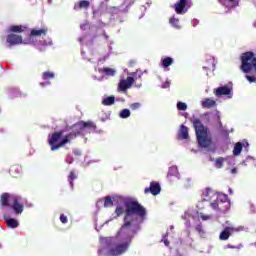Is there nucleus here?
I'll return each instance as SVG.
<instances>
[{
	"label": "nucleus",
	"instance_id": "2",
	"mask_svg": "<svg viewBox=\"0 0 256 256\" xmlns=\"http://www.w3.org/2000/svg\"><path fill=\"white\" fill-rule=\"evenodd\" d=\"M77 135L78 134L75 132H70L60 141L61 137H63V130L52 133V135H50L48 138V143L51 147V151H57L58 149H61V147H65L67 143H71L73 139H77Z\"/></svg>",
	"mask_w": 256,
	"mask_h": 256
},
{
	"label": "nucleus",
	"instance_id": "32",
	"mask_svg": "<svg viewBox=\"0 0 256 256\" xmlns=\"http://www.w3.org/2000/svg\"><path fill=\"white\" fill-rule=\"evenodd\" d=\"M211 193V190L209 188H206L205 191L202 193V201H207V197Z\"/></svg>",
	"mask_w": 256,
	"mask_h": 256
},
{
	"label": "nucleus",
	"instance_id": "30",
	"mask_svg": "<svg viewBox=\"0 0 256 256\" xmlns=\"http://www.w3.org/2000/svg\"><path fill=\"white\" fill-rule=\"evenodd\" d=\"M75 179H77V176L75 175V172L71 171L68 178V181L71 187H73V181H75Z\"/></svg>",
	"mask_w": 256,
	"mask_h": 256
},
{
	"label": "nucleus",
	"instance_id": "26",
	"mask_svg": "<svg viewBox=\"0 0 256 256\" xmlns=\"http://www.w3.org/2000/svg\"><path fill=\"white\" fill-rule=\"evenodd\" d=\"M84 129H92L93 131H95V129H97V125L93 123V121H84Z\"/></svg>",
	"mask_w": 256,
	"mask_h": 256
},
{
	"label": "nucleus",
	"instance_id": "16",
	"mask_svg": "<svg viewBox=\"0 0 256 256\" xmlns=\"http://www.w3.org/2000/svg\"><path fill=\"white\" fill-rule=\"evenodd\" d=\"M25 29H26L25 26L13 25V26H10L9 31H11V33H23Z\"/></svg>",
	"mask_w": 256,
	"mask_h": 256
},
{
	"label": "nucleus",
	"instance_id": "44",
	"mask_svg": "<svg viewBox=\"0 0 256 256\" xmlns=\"http://www.w3.org/2000/svg\"><path fill=\"white\" fill-rule=\"evenodd\" d=\"M116 101H121V103H125V98H117Z\"/></svg>",
	"mask_w": 256,
	"mask_h": 256
},
{
	"label": "nucleus",
	"instance_id": "11",
	"mask_svg": "<svg viewBox=\"0 0 256 256\" xmlns=\"http://www.w3.org/2000/svg\"><path fill=\"white\" fill-rule=\"evenodd\" d=\"M4 221L10 229H17L19 227V221L15 218H10L8 215H4Z\"/></svg>",
	"mask_w": 256,
	"mask_h": 256
},
{
	"label": "nucleus",
	"instance_id": "4",
	"mask_svg": "<svg viewBox=\"0 0 256 256\" xmlns=\"http://www.w3.org/2000/svg\"><path fill=\"white\" fill-rule=\"evenodd\" d=\"M193 126L199 146L204 148L209 147V145H211V139L207 136V128L203 126V123H201L199 118L193 120Z\"/></svg>",
	"mask_w": 256,
	"mask_h": 256
},
{
	"label": "nucleus",
	"instance_id": "50",
	"mask_svg": "<svg viewBox=\"0 0 256 256\" xmlns=\"http://www.w3.org/2000/svg\"><path fill=\"white\" fill-rule=\"evenodd\" d=\"M246 147H249V143H246Z\"/></svg>",
	"mask_w": 256,
	"mask_h": 256
},
{
	"label": "nucleus",
	"instance_id": "27",
	"mask_svg": "<svg viewBox=\"0 0 256 256\" xmlns=\"http://www.w3.org/2000/svg\"><path fill=\"white\" fill-rule=\"evenodd\" d=\"M104 207H113V199H111V196H106L104 200Z\"/></svg>",
	"mask_w": 256,
	"mask_h": 256
},
{
	"label": "nucleus",
	"instance_id": "40",
	"mask_svg": "<svg viewBox=\"0 0 256 256\" xmlns=\"http://www.w3.org/2000/svg\"><path fill=\"white\" fill-rule=\"evenodd\" d=\"M169 85H170V83L166 81V82L162 85V89H167V88H169Z\"/></svg>",
	"mask_w": 256,
	"mask_h": 256
},
{
	"label": "nucleus",
	"instance_id": "9",
	"mask_svg": "<svg viewBox=\"0 0 256 256\" xmlns=\"http://www.w3.org/2000/svg\"><path fill=\"white\" fill-rule=\"evenodd\" d=\"M125 251H127V244L125 243L118 244L110 250V255H113V256L122 255V253H125Z\"/></svg>",
	"mask_w": 256,
	"mask_h": 256
},
{
	"label": "nucleus",
	"instance_id": "37",
	"mask_svg": "<svg viewBox=\"0 0 256 256\" xmlns=\"http://www.w3.org/2000/svg\"><path fill=\"white\" fill-rule=\"evenodd\" d=\"M246 79L247 81H249V83H255L256 81V78L254 76L246 75Z\"/></svg>",
	"mask_w": 256,
	"mask_h": 256
},
{
	"label": "nucleus",
	"instance_id": "24",
	"mask_svg": "<svg viewBox=\"0 0 256 256\" xmlns=\"http://www.w3.org/2000/svg\"><path fill=\"white\" fill-rule=\"evenodd\" d=\"M91 3L87 0H82L78 3L79 9H89Z\"/></svg>",
	"mask_w": 256,
	"mask_h": 256
},
{
	"label": "nucleus",
	"instance_id": "35",
	"mask_svg": "<svg viewBox=\"0 0 256 256\" xmlns=\"http://www.w3.org/2000/svg\"><path fill=\"white\" fill-rule=\"evenodd\" d=\"M200 219H202V221H209V219H211V215H205V214L201 213Z\"/></svg>",
	"mask_w": 256,
	"mask_h": 256
},
{
	"label": "nucleus",
	"instance_id": "33",
	"mask_svg": "<svg viewBox=\"0 0 256 256\" xmlns=\"http://www.w3.org/2000/svg\"><path fill=\"white\" fill-rule=\"evenodd\" d=\"M139 107H141V103H139V102H135V103L130 104V109L132 111H137V109H139Z\"/></svg>",
	"mask_w": 256,
	"mask_h": 256
},
{
	"label": "nucleus",
	"instance_id": "21",
	"mask_svg": "<svg viewBox=\"0 0 256 256\" xmlns=\"http://www.w3.org/2000/svg\"><path fill=\"white\" fill-rule=\"evenodd\" d=\"M101 73H104L108 77H114L115 70L113 68H102Z\"/></svg>",
	"mask_w": 256,
	"mask_h": 256
},
{
	"label": "nucleus",
	"instance_id": "23",
	"mask_svg": "<svg viewBox=\"0 0 256 256\" xmlns=\"http://www.w3.org/2000/svg\"><path fill=\"white\" fill-rule=\"evenodd\" d=\"M223 163H225V158L219 157L215 161V167L216 169H223Z\"/></svg>",
	"mask_w": 256,
	"mask_h": 256
},
{
	"label": "nucleus",
	"instance_id": "22",
	"mask_svg": "<svg viewBox=\"0 0 256 256\" xmlns=\"http://www.w3.org/2000/svg\"><path fill=\"white\" fill-rule=\"evenodd\" d=\"M119 117L121 119H127V118L131 117V111L129 109H123L120 111Z\"/></svg>",
	"mask_w": 256,
	"mask_h": 256
},
{
	"label": "nucleus",
	"instance_id": "19",
	"mask_svg": "<svg viewBox=\"0 0 256 256\" xmlns=\"http://www.w3.org/2000/svg\"><path fill=\"white\" fill-rule=\"evenodd\" d=\"M242 151H243V143L237 142L233 149V155L235 156L241 155Z\"/></svg>",
	"mask_w": 256,
	"mask_h": 256
},
{
	"label": "nucleus",
	"instance_id": "6",
	"mask_svg": "<svg viewBox=\"0 0 256 256\" xmlns=\"http://www.w3.org/2000/svg\"><path fill=\"white\" fill-rule=\"evenodd\" d=\"M144 193L145 195H149V193L154 196L159 195L161 193V184L157 181H152L150 187L144 189Z\"/></svg>",
	"mask_w": 256,
	"mask_h": 256
},
{
	"label": "nucleus",
	"instance_id": "25",
	"mask_svg": "<svg viewBox=\"0 0 256 256\" xmlns=\"http://www.w3.org/2000/svg\"><path fill=\"white\" fill-rule=\"evenodd\" d=\"M129 85L125 82V80H121L118 84L119 91H127L129 89Z\"/></svg>",
	"mask_w": 256,
	"mask_h": 256
},
{
	"label": "nucleus",
	"instance_id": "48",
	"mask_svg": "<svg viewBox=\"0 0 256 256\" xmlns=\"http://www.w3.org/2000/svg\"><path fill=\"white\" fill-rule=\"evenodd\" d=\"M30 35H33V30L30 31Z\"/></svg>",
	"mask_w": 256,
	"mask_h": 256
},
{
	"label": "nucleus",
	"instance_id": "39",
	"mask_svg": "<svg viewBox=\"0 0 256 256\" xmlns=\"http://www.w3.org/2000/svg\"><path fill=\"white\" fill-rule=\"evenodd\" d=\"M196 231H198V233H201L203 231V227L201 226V224H198L196 226Z\"/></svg>",
	"mask_w": 256,
	"mask_h": 256
},
{
	"label": "nucleus",
	"instance_id": "49",
	"mask_svg": "<svg viewBox=\"0 0 256 256\" xmlns=\"http://www.w3.org/2000/svg\"><path fill=\"white\" fill-rule=\"evenodd\" d=\"M227 137L229 136V132H226Z\"/></svg>",
	"mask_w": 256,
	"mask_h": 256
},
{
	"label": "nucleus",
	"instance_id": "45",
	"mask_svg": "<svg viewBox=\"0 0 256 256\" xmlns=\"http://www.w3.org/2000/svg\"><path fill=\"white\" fill-rule=\"evenodd\" d=\"M164 245H166V247H169V240H165Z\"/></svg>",
	"mask_w": 256,
	"mask_h": 256
},
{
	"label": "nucleus",
	"instance_id": "34",
	"mask_svg": "<svg viewBox=\"0 0 256 256\" xmlns=\"http://www.w3.org/2000/svg\"><path fill=\"white\" fill-rule=\"evenodd\" d=\"M124 81L127 83L128 87H131L133 83H135V79L131 76H128L127 79Z\"/></svg>",
	"mask_w": 256,
	"mask_h": 256
},
{
	"label": "nucleus",
	"instance_id": "46",
	"mask_svg": "<svg viewBox=\"0 0 256 256\" xmlns=\"http://www.w3.org/2000/svg\"><path fill=\"white\" fill-rule=\"evenodd\" d=\"M232 173H237V169H232Z\"/></svg>",
	"mask_w": 256,
	"mask_h": 256
},
{
	"label": "nucleus",
	"instance_id": "17",
	"mask_svg": "<svg viewBox=\"0 0 256 256\" xmlns=\"http://www.w3.org/2000/svg\"><path fill=\"white\" fill-rule=\"evenodd\" d=\"M47 35V28L33 29V37H45Z\"/></svg>",
	"mask_w": 256,
	"mask_h": 256
},
{
	"label": "nucleus",
	"instance_id": "3",
	"mask_svg": "<svg viewBox=\"0 0 256 256\" xmlns=\"http://www.w3.org/2000/svg\"><path fill=\"white\" fill-rule=\"evenodd\" d=\"M0 205L2 207H9L15 213V215H21L23 213V202L21 201V197H17L11 193L4 192L0 196Z\"/></svg>",
	"mask_w": 256,
	"mask_h": 256
},
{
	"label": "nucleus",
	"instance_id": "41",
	"mask_svg": "<svg viewBox=\"0 0 256 256\" xmlns=\"http://www.w3.org/2000/svg\"><path fill=\"white\" fill-rule=\"evenodd\" d=\"M172 171H177V168L176 167H171L169 169L168 175H173V173H171Z\"/></svg>",
	"mask_w": 256,
	"mask_h": 256
},
{
	"label": "nucleus",
	"instance_id": "12",
	"mask_svg": "<svg viewBox=\"0 0 256 256\" xmlns=\"http://www.w3.org/2000/svg\"><path fill=\"white\" fill-rule=\"evenodd\" d=\"M178 139H189V128L185 125H181L178 132Z\"/></svg>",
	"mask_w": 256,
	"mask_h": 256
},
{
	"label": "nucleus",
	"instance_id": "29",
	"mask_svg": "<svg viewBox=\"0 0 256 256\" xmlns=\"http://www.w3.org/2000/svg\"><path fill=\"white\" fill-rule=\"evenodd\" d=\"M177 109L178 111H187V105L185 104V102H178Z\"/></svg>",
	"mask_w": 256,
	"mask_h": 256
},
{
	"label": "nucleus",
	"instance_id": "31",
	"mask_svg": "<svg viewBox=\"0 0 256 256\" xmlns=\"http://www.w3.org/2000/svg\"><path fill=\"white\" fill-rule=\"evenodd\" d=\"M208 63H211V66H204L203 69H205L206 71L209 69H212V71H215V60H210L208 61Z\"/></svg>",
	"mask_w": 256,
	"mask_h": 256
},
{
	"label": "nucleus",
	"instance_id": "18",
	"mask_svg": "<svg viewBox=\"0 0 256 256\" xmlns=\"http://www.w3.org/2000/svg\"><path fill=\"white\" fill-rule=\"evenodd\" d=\"M161 63H162V67H164V69H167V67H171V65H173V58L171 57L162 58Z\"/></svg>",
	"mask_w": 256,
	"mask_h": 256
},
{
	"label": "nucleus",
	"instance_id": "10",
	"mask_svg": "<svg viewBox=\"0 0 256 256\" xmlns=\"http://www.w3.org/2000/svg\"><path fill=\"white\" fill-rule=\"evenodd\" d=\"M214 95H216V97H223V95H231V88H229L228 86L218 87L214 91Z\"/></svg>",
	"mask_w": 256,
	"mask_h": 256
},
{
	"label": "nucleus",
	"instance_id": "36",
	"mask_svg": "<svg viewBox=\"0 0 256 256\" xmlns=\"http://www.w3.org/2000/svg\"><path fill=\"white\" fill-rule=\"evenodd\" d=\"M60 221L65 225L68 222L67 216H65V214H61Z\"/></svg>",
	"mask_w": 256,
	"mask_h": 256
},
{
	"label": "nucleus",
	"instance_id": "47",
	"mask_svg": "<svg viewBox=\"0 0 256 256\" xmlns=\"http://www.w3.org/2000/svg\"><path fill=\"white\" fill-rule=\"evenodd\" d=\"M230 3H235V0H228Z\"/></svg>",
	"mask_w": 256,
	"mask_h": 256
},
{
	"label": "nucleus",
	"instance_id": "7",
	"mask_svg": "<svg viewBox=\"0 0 256 256\" xmlns=\"http://www.w3.org/2000/svg\"><path fill=\"white\" fill-rule=\"evenodd\" d=\"M237 228H233L231 226H227L223 229V231L219 235L220 241H227L229 237L233 235V233L237 232Z\"/></svg>",
	"mask_w": 256,
	"mask_h": 256
},
{
	"label": "nucleus",
	"instance_id": "38",
	"mask_svg": "<svg viewBox=\"0 0 256 256\" xmlns=\"http://www.w3.org/2000/svg\"><path fill=\"white\" fill-rule=\"evenodd\" d=\"M170 23H171V25H177V23H179V19H177V18H171V19H170Z\"/></svg>",
	"mask_w": 256,
	"mask_h": 256
},
{
	"label": "nucleus",
	"instance_id": "28",
	"mask_svg": "<svg viewBox=\"0 0 256 256\" xmlns=\"http://www.w3.org/2000/svg\"><path fill=\"white\" fill-rule=\"evenodd\" d=\"M55 77V74L53 72H44L42 74V78L47 80V79H53Z\"/></svg>",
	"mask_w": 256,
	"mask_h": 256
},
{
	"label": "nucleus",
	"instance_id": "20",
	"mask_svg": "<svg viewBox=\"0 0 256 256\" xmlns=\"http://www.w3.org/2000/svg\"><path fill=\"white\" fill-rule=\"evenodd\" d=\"M72 127H73L74 130L77 131L76 134L79 135V133H81V131H83L85 129L84 121L76 122Z\"/></svg>",
	"mask_w": 256,
	"mask_h": 256
},
{
	"label": "nucleus",
	"instance_id": "1",
	"mask_svg": "<svg viewBox=\"0 0 256 256\" xmlns=\"http://www.w3.org/2000/svg\"><path fill=\"white\" fill-rule=\"evenodd\" d=\"M124 207L117 206L115 213L117 217L124 215V223L119 230V235L126 236L127 239L135 236V233L141 229L139 225L143 223L147 217V209L135 199H128L124 202Z\"/></svg>",
	"mask_w": 256,
	"mask_h": 256
},
{
	"label": "nucleus",
	"instance_id": "5",
	"mask_svg": "<svg viewBox=\"0 0 256 256\" xmlns=\"http://www.w3.org/2000/svg\"><path fill=\"white\" fill-rule=\"evenodd\" d=\"M210 207L214 209V211H218L219 213H227L231 207V203L229 202V196L227 194L218 195L217 199L210 203Z\"/></svg>",
	"mask_w": 256,
	"mask_h": 256
},
{
	"label": "nucleus",
	"instance_id": "42",
	"mask_svg": "<svg viewBox=\"0 0 256 256\" xmlns=\"http://www.w3.org/2000/svg\"><path fill=\"white\" fill-rule=\"evenodd\" d=\"M226 247L227 249H237V246H233L231 244H228Z\"/></svg>",
	"mask_w": 256,
	"mask_h": 256
},
{
	"label": "nucleus",
	"instance_id": "43",
	"mask_svg": "<svg viewBox=\"0 0 256 256\" xmlns=\"http://www.w3.org/2000/svg\"><path fill=\"white\" fill-rule=\"evenodd\" d=\"M116 20L119 21V23H123L125 21L123 17H118L116 18Z\"/></svg>",
	"mask_w": 256,
	"mask_h": 256
},
{
	"label": "nucleus",
	"instance_id": "14",
	"mask_svg": "<svg viewBox=\"0 0 256 256\" xmlns=\"http://www.w3.org/2000/svg\"><path fill=\"white\" fill-rule=\"evenodd\" d=\"M217 105V102H215V100L210 99V98H206L203 102H202V107L204 109H211L212 107H215Z\"/></svg>",
	"mask_w": 256,
	"mask_h": 256
},
{
	"label": "nucleus",
	"instance_id": "15",
	"mask_svg": "<svg viewBox=\"0 0 256 256\" xmlns=\"http://www.w3.org/2000/svg\"><path fill=\"white\" fill-rule=\"evenodd\" d=\"M115 104V96H108L102 100V105L109 107Z\"/></svg>",
	"mask_w": 256,
	"mask_h": 256
},
{
	"label": "nucleus",
	"instance_id": "13",
	"mask_svg": "<svg viewBox=\"0 0 256 256\" xmlns=\"http://www.w3.org/2000/svg\"><path fill=\"white\" fill-rule=\"evenodd\" d=\"M187 1L189 0H180L178 3L175 4V12L178 15H181V13H183L185 7L187 6Z\"/></svg>",
	"mask_w": 256,
	"mask_h": 256
},
{
	"label": "nucleus",
	"instance_id": "8",
	"mask_svg": "<svg viewBox=\"0 0 256 256\" xmlns=\"http://www.w3.org/2000/svg\"><path fill=\"white\" fill-rule=\"evenodd\" d=\"M6 41L10 46L19 45V44L23 43V37L16 35V34H9L6 37Z\"/></svg>",
	"mask_w": 256,
	"mask_h": 256
}]
</instances>
